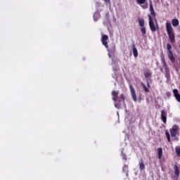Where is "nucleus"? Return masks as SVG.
Here are the masks:
<instances>
[{
    "label": "nucleus",
    "mask_w": 180,
    "mask_h": 180,
    "mask_svg": "<svg viewBox=\"0 0 180 180\" xmlns=\"http://www.w3.org/2000/svg\"><path fill=\"white\" fill-rule=\"evenodd\" d=\"M112 101L115 102V107L117 109H120L122 108V105L124 104V101H125L124 95L122 94L119 96V91H112Z\"/></svg>",
    "instance_id": "1"
},
{
    "label": "nucleus",
    "mask_w": 180,
    "mask_h": 180,
    "mask_svg": "<svg viewBox=\"0 0 180 180\" xmlns=\"http://www.w3.org/2000/svg\"><path fill=\"white\" fill-rule=\"evenodd\" d=\"M166 30L170 43H175V33L174 32V28H172L171 22H166Z\"/></svg>",
    "instance_id": "2"
},
{
    "label": "nucleus",
    "mask_w": 180,
    "mask_h": 180,
    "mask_svg": "<svg viewBox=\"0 0 180 180\" xmlns=\"http://www.w3.org/2000/svg\"><path fill=\"white\" fill-rule=\"evenodd\" d=\"M139 25L140 26L141 33H142L143 36H146L147 33V30H146V22L143 18H139Z\"/></svg>",
    "instance_id": "3"
},
{
    "label": "nucleus",
    "mask_w": 180,
    "mask_h": 180,
    "mask_svg": "<svg viewBox=\"0 0 180 180\" xmlns=\"http://www.w3.org/2000/svg\"><path fill=\"white\" fill-rule=\"evenodd\" d=\"M148 18L149 19V27L153 33L154 32H157V28L155 27V25H154V20H153V18L150 15H148Z\"/></svg>",
    "instance_id": "4"
},
{
    "label": "nucleus",
    "mask_w": 180,
    "mask_h": 180,
    "mask_svg": "<svg viewBox=\"0 0 180 180\" xmlns=\"http://www.w3.org/2000/svg\"><path fill=\"white\" fill-rule=\"evenodd\" d=\"M170 136L172 137H176L178 131H179V127L178 125H174L172 129H169Z\"/></svg>",
    "instance_id": "5"
},
{
    "label": "nucleus",
    "mask_w": 180,
    "mask_h": 180,
    "mask_svg": "<svg viewBox=\"0 0 180 180\" xmlns=\"http://www.w3.org/2000/svg\"><path fill=\"white\" fill-rule=\"evenodd\" d=\"M109 39V37L106 34H103L101 37V42L103 46L105 49H109V45H108V40Z\"/></svg>",
    "instance_id": "6"
},
{
    "label": "nucleus",
    "mask_w": 180,
    "mask_h": 180,
    "mask_svg": "<svg viewBox=\"0 0 180 180\" xmlns=\"http://www.w3.org/2000/svg\"><path fill=\"white\" fill-rule=\"evenodd\" d=\"M138 5H140L143 9H147L148 8V2L147 0H136Z\"/></svg>",
    "instance_id": "7"
},
{
    "label": "nucleus",
    "mask_w": 180,
    "mask_h": 180,
    "mask_svg": "<svg viewBox=\"0 0 180 180\" xmlns=\"http://www.w3.org/2000/svg\"><path fill=\"white\" fill-rule=\"evenodd\" d=\"M129 89L134 102H137V96L136 95V90H134V87H133V85L129 84Z\"/></svg>",
    "instance_id": "8"
},
{
    "label": "nucleus",
    "mask_w": 180,
    "mask_h": 180,
    "mask_svg": "<svg viewBox=\"0 0 180 180\" xmlns=\"http://www.w3.org/2000/svg\"><path fill=\"white\" fill-rule=\"evenodd\" d=\"M167 111L162 110L161 111V119L165 124L167 123Z\"/></svg>",
    "instance_id": "9"
},
{
    "label": "nucleus",
    "mask_w": 180,
    "mask_h": 180,
    "mask_svg": "<svg viewBox=\"0 0 180 180\" xmlns=\"http://www.w3.org/2000/svg\"><path fill=\"white\" fill-rule=\"evenodd\" d=\"M131 47H132L134 57H135V58L139 57V51H137V48H136V44H132Z\"/></svg>",
    "instance_id": "10"
},
{
    "label": "nucleus",
    "mask_w": 180,
    "mask_h": 180,
    "mask_svg": "<svg viewBox=\"0 0 180 180\" xmlns=\"http://www.w3.org/2000/svg\"><path fill=\"white\" fill-rule=\"evenodd\" d=\"M167 56H168L169 60H170L172 63H175V57H174V53L172 52V51L167 52Z\"/></svg>",
    "instance_id": "11"
},
{
    "label": "nucleus",
    "mask_w": 180,
    "mask_h": 180,
    "mask_svg": "<svg viewBox=\"0 0 180 180\" xmlns=\"http://www.w3.org/2000/svg\"><path fill=\"white\" fill-rule=\"evenodd\" d=\"M173 94H174V98H176L177 102H180V94H178V89H174L173 90Z\"/></svg>",
    "instance_id": "12"
},
{
    "label": "nucleus",
    "mask_w": 180,
    "mask_h": 180,
    "mask_svg": "<svg viewBox=\"0 0 180 180\" xmlns=\"http://www.w3.org/2000/svg\"><path fill=\"white\" fill-rule=\"evenodd\" d=\"M158 158L161 160L162 158V148H158Z\"/></svg>",
    "instance_id": "13"
},
{
    "label": "nucleus",
    "mask_w": 180,
    "mask_h": 180,
    "mask_svg": "<svg viewBox=\"0 0 180 180\" xmlns=\"http://www.w3.org/2000/svg\"><path fill=\"white\" fill-rule=\"evenodd\" d=\"M174 174L177 178L178 176H179V174H180L179 167L176 165H174Z\"/></svg>",
    "instance_id": "14"
},
{
    "label": "nucleus",
    "mask_w": 180,
    "mask_h": 180,
    "mask_svg": "<svg viewBox=\"0 0 180 180\" xmlns=\"http://www.w3.org/2000/svg\"><path fill=\"white\" fill-rule=\"evenodd\" d=\"M172 24L174 27H176L179 25V20H178V19H173L172 20Z\"/></svg>",
    "instance_id": "15"
},
{
    "label": "nucleus",
    "mask_w": 180,
    "mask_h": 180,
    "mask_svg": "<svg viewBox=\"0 0 180 180\" xmlns=\"http://www.w3.org/2000/svg\"><path fill=\"white\" fill-rule=\"evenodd\" d=\"M161 60H162V64L164 68L165 67H168V65H167V61H165V57L164 56V55L161 56Z\"/></svg>",
    "instance_id": "16"
},
{
    "label": "nucleus",
    "mask_w": 180,
    "mask_h": 180,
    "mask_svg": "<svg viewBox=\"0 0 180 180\" xmlns=\"http://www.w3.org/2000/svg\"><path fill=\"white\" fill-rule=\"evenodd\" d=\"M141 86L144 92H146V94H148V92H150V90L148 89V88H147V86H146V84H144V83L141 82Z\"/></svg>",
    "instance_id": "17"
},
{
    "label": "nucleus",
    "mask_w": 180,
    "mask_h": 180,
    "mask_svg": "<svg viewBox=\"0 0 180 180\" xmlns=\"http://www.w3.org/2000/svg\"><path fill=\"white\" fill-rule=\"evenodd\" d=\"M139 169H141V171H144V169H146V165L143 161L139 163Z\"/></svg>",
    "instance_id": "18"
},
{
    "label": "nucleus",
    "mask_w": 180,
    "mask_h": 180,
    "mask_svg": "<svg viewBox=\"0 0 180 180\" xmlns=\"http://www.w3.org/2000/svg\"><path fill=\"white\" fill-rule=\"evenodd\" d=\"M165 136H166V137L167 139V141L169 143H171V135H169V132L168 131H165Z\"/></svg>",
    "instance_id": "19"
},
{
    "label": "nucleus",
    "mask_w": 180,
    "mask_h": 180,
    "mask_svg": "<svg viewBox=\"0 0 180 180\" xmlns=\"http://www.w3.org/2000/svg\"><path fill=\"white\" fill-rule=\"evenodd\" d=\"M175 151L178 157H180V146H176L175 148Z\"/></svg>",
    "instance_id": "20"
},
{
    "label": "nucleus",
    "mask_w": 180,
    "mask_h": 180,
    "mask_svg": "<svg viewBox=\"0 0 180 180\" xmlns=\"http://www.w3.org/2000/svg\"><path fill=\"white\" fill-rule=\"evenodd\" d=\"M144 77L145 78H150V77H151V72H144Z\"/></svg>",
    "instance_id": "21"
},
{
    "label": "nucleus",
    "mask_w": 180,
    "mask_h": 180,
    "mask_svg": "<svg viewBox=\"0 0 180 180\" xmlns=\"http://www.w3.org/2000/svg\"><path fill=\"white\" fill-rule=\"evenodd\" d=\"M172 46L170 45V44H167V50L168 52L172 51Z\"/></svg>",
    "instance_id": "22"
},
{
    "label": "nucleus",
    "mask_w": 180,
    "mask_h": 180,
    "mask_svg": "<svg viewBox=\"0 0 180 180\" xmlns=\"http://www.w3.org/2000/svg\"><path fill=\"white\" fill-rule=\"evenodd\" d=\"M121 156L122 157L123 160H127V156L126 155V154H124V153L123 151H122V153H121Z\"/></svg>",
    "instance_id": "23"
},
{
    "label": "nucleus",
    "mask_w": 180,
    "mask_h": 180,
    "mask_svg": "<svg viewBox=\"0 0 180 180\" xmlns=\"http://www.w3.org/2000/svg\"><path fill=\"white\" fill-rule=\"evenodd\" d=\"M165 70L166 75H169V68H168V66H166L165 68Z\"/></svg>",
    "instance_id": "24"
},
{
    "label": "nucleus",
    "mask_w": 180,
    "mask_h": 180,
    "mask_svg": "<svg viewBox=\"0 0 180 180\" xmlns=\"http://www.w3.org/2000/svg\"><path fill=\"white\" fill-rule=\"evenodd\" d=\"M149 6H150V12L154 11V7L153 6V2L151 1L150 2Z\"/></svg>",
    "instance_id": "25"
},
{
    "label": "nucleus",
    "mask_w": 180,
    "mask_h": 180,
    "mask_svg": "<svg viewBox=\"0 0 180 180\" xmlns=\"http://www.w3.org/2000/svg\"><path fill=\"white\" fill-rule=\"evenodd\" d=\"M150 15H151L153 18H155V11H154V10L152 11H150Z\"/></svg>",
    "instance_id": "26"
},
{
    "label": "nucleus",
    "mask_w": 180,
    "mask_h": 180,
    "mask_svg": "<svg viewBox=\"0 0 180 180\" xmlns=\"http://www.w3.org/2000/svg\"><path fill=\"white\" fill-rule=\"evenodd\" d=\"M147 86L148 88H151V86H150V82H148V80L146 81Z\"/></svg>",
    "instance_id": "27"
},
{
    "label": "nucleus",
    "mask_w": 180,
    "mask_h": 180,
    "mask_svg": "<svg viewBox=\"0 0 180 180\" xmlns=\"http://www.w3.org/2000/svg\"><path fill=\"white\" fill-rule=\"evenodd\" d=\"M160 71H161V72H163L162 68H160Z\"/></svg>",
    "instance_id": "28"
},
{
    "label": "nucleus",
    "mask_w": 180,
    "mask_h": 180,
    "mask_svg": "<svg viewBox=\"0 0 180 180\" xmlns=\"http://www.w3.org/2000/svg\"><path fill=\"white\" fill-rule=\"evenodd\" d=\"M105 2H109V0H104Z\"/></svg>",
    "instance_id": "29"
},
{
    "label": "nucleus",
    "mask_w": 180,
    "mask_h": 180,
    "mask_svg": "<svg viewBox=\"0 0 180 180\" xmlns=\"http://www.w3.org/2000/svg\"><path fill=\"white\" fill-rule=\"evenodd\" d=\"M96 15H98V14H94V18H95V16H96Z\"/></svg>",
    "instance_id": "30"
}]
</instances>
